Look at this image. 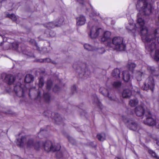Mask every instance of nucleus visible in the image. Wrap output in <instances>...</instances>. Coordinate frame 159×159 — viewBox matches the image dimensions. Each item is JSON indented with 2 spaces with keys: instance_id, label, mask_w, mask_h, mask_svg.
<instances>
[{
  "instance_id": "f257e3e1",
  "label": "nucleus",
  "mask_w": 159,
  "mask_h": 159,
  "mask_svg": "<svg viewBox=\"0 0 159 159\" xmlns=\"http://www.w3.org/2000/svg\"><path fill=\"white\" fill-rule=\"evenodd\" d=\"M144 20L138 17L136 25L129 24L126 28L128 31L133 32L135 27L140 28L142 39L145 43L146 49L148 51L152 52L159 44V28L155 30L153 33L150 34L147 28L144 26Z\"/></svg>"
},
{
  "instance_id": "f03ea898",
  "label": "nucleus",
  "mask_w": 159,
  "mask_h": 159,
  "mask_svg": "<svg viewBox=\"0 0 159 159\" xmlns=\"http://www.w3.org/2000/svg\"><path fill=\"white\" fill-rule=\"evenodd\" d=\"M149 0H138L136 7L142 15L148 16L154 9L152 5L148 3Z\"/></svg>"
},
{
  "instance_id": "7ed1b4c3",
  "label": "nucleus",
  "mask_w": 159,
  "mask_h": 159,
  "mask_svg": "<svg viewBox=\"0 0 159 159\" xmlns=\"http://www.w3.org/2000/svg\"><path fill=\"white\" fill-rule=\"evenodd\" d=\"M107 46L118 51H124L126 48V45L124 42L123 39L120 37H114L112 43L111 42H108Z\"/></svg>"
},
{
  "instance_id": "20e7f679",
  "label": "nucleus",
  "mask_w": 159,
  "mask_h": 159,
  "mask_svg": "<svg viewBox=\"0 0 159 159\" xmlns=\"http://www.w3.org/2000/svg\"><path fill=\"white\" fill-rule=\"evenodd\" d=\"M34 143L32 138L26 136H22L20 139H17V145L20 147L26 145L28 148H31L34 146Z\"/></svg>"
},
{
  "instance_id": "39448f33",
  "label": "nucleus",
  "mask_w": 159,
  "mask_h": 159,
  "mask_svg": "<svg viewBox=\"0 0 159 159\" xmlns=\"http://www.w3.org/2000/svg\"><path fill=\"white\" fill-rule=\"evenodd\" d=\"M43 147L45 151L49 152L50 151L55 152L59 151L61 148V146L58 144L54 145L50 141L47 140L45 142H43Z\"/></svg>"
},
{
  "instance_id": "423d86ee",
  "label": "nucleus",
  "mask_w": 159,
  "mask_h": 159,
  "mask_svg": "<svg viewBox=\"0 0 159 159\" xmlns=\"http://www.w3.org/2000/svg\"><path fill=\"white\" fill-rule=\"evenodd\" d=\"M26 90V87L19 82L14 86V91L16 95L19 97H24Z\"/></svg>"
},
{
  "instance_id": "0eeeda50",
  "label": "nucleus",
  "mask_w": 159,
  "mask_h": 159,
  "mask_svg": "<svg viewBox=\"0 0 159 159\" xmlns=\"http://www.w3.org/2000/svg\"><path fill=\"white\" fill-rule=\"evenodd\" d=\"M154 86L155 83L154 79L152 76H150L146 80L143 85L141 87V89L145 91L150 90L153 92Z\"/></svg>"
},
{
  "instance_id": "6e6552de",
  "label": "nucleus",
  "mask_w": 159,
  "mask_h": 159,
  "mask_svg": "<svg viewBox=\"0 0 159 159\" xmlns=\"http://www.w3.org/2000/svg\"><path fill=\"white\" fill-rule=\"evenodd\" d=\"M122 118L129 129L133 131L137 130L138 124L136 122L131 119L128 120L125 116H123Z\"/></svg>"
},
{
  "instance_id": "1a4fd4ad",
  "label": "nucleus",
  "mask_w": 159,
  "mask_h": 159,
  "mask_svg": "<svg viewBox=\"0 0 159 159\" xmlns=\"http://www.w3.org/2000/svg\"><path fill=\"white\" fill-rule=\"evenodd\" d=\"M145 116L146 119L143 120L144 123L150 126H154L155 120L152 118V115L151 112L149 111H146Z\"/></svg>"
},
{
  "instance_id": "9d476101",
  "label": "nucleus",
  "mask_w": 159,
  "mask_h": 159,
  "mask_svg": "<svg viewBox=\"0 0 159 159\" xmlns=\"http://www.w3.org/2000/svg\"><path fill=\"white\" fill-rule=\"evenodd\" d=\"M101 28H97L96 26H93L91 30L90 36L92 38H95L99 35Z\"/></svg>"
},
{
  "instance_id": "9b49d317",
  "label": "nucleus",
  "mask_w": 159,
  "mask_h": 159,
  "mask_svg": "<svg viewBox=\"0 0 159 159\" xmlns=\"http://www.w3.org/2000/svg\"><path fill=\"white\" fill-rule=\"evenodd\" d=\"M4 78L3 81L7 84L11 85L13 83L15 80V77L11 75H3Z\"/></svg>"
},
{
  "instance_id": "f8f14e48",
  "label": "nucleus",
  "mask_w": 159,
  "mask_h": 159,
  "mask_svg": "<svg viewBox=\"0 0 159 159\" xmlns=\"http://www.w3.org/2000/svg\"><path fill=\"white\" fill-rule=\"evenodd\" d=\"M111 33L108 31H105L101 38V41L103 42L107 41V43L108 42H111L110 36Z\"/></svg>"
},
{
  "instance_id": "ddd939ff",
  "label": "nucleus",
  "mask_w": 159,
  "mask_h": 159,
  "mask_svg": "<svg viewBox=\"0 0 159 159\" xmlns=\"http://www.w3.org/2000/svg\"><path fill=\"white\" fill-rule=\"evenodd\" d=\"M144 108L142 106H139L135 108V112L137 116H141L144 115L145 112Z\"/></svg>"
},
{
  "instance_id": "4468645a",
  "label": "nucleus",
  "mask_w": 159,
  "mask_h": 159,
  "mask_svg": "<svg viewBox=\"0 0 159 159\" xmlns=\"http://www.w3.org/2000/svg\"><path fill=\"white\" fill-rule=\"evenodd\" d=\"M85 17L83 15H81L76 18V24L77 25H84L85 23Z\"/></svg>"
},
{
  "instance_id": "2eb2a0df",
  "label": "nucleus",
  "mask_w": 159,
  "mask_h": 159,
  "mask_svg": "<svg viewBox=\"0 0 159 159\" xmlns=\"http://www.w3.org/2000/svg\"><path fill=\"white\" fill-rule=\"evenodd\" d=\"M99 92L104 96H107L111 100H114L110 96L107 90L103 87H101L99 89Z\"/></svg>"
},
{
  "instance_id": "dca6fc26",
  "label": "nucleus",
  "mask_w": 159,
  "mask_h": 159,
  "mask_svg": "<svg viewBox=\"0 0 159 159\" xmlns=\"http://www.w3.org/2000/svg\"><path fill=\"white\" fill-rule=\"evenodd\" d=\"M147 69L151 74L155 76H158L159 72L155 69L154 67L148 66V67Z\"/></svg>"
},
{
  "instance_id": "f3484780",
  "label": "nucleus",
  "mask_w": 159,
  "mask_h": 159,
  "mask_svg": "<svg viewBox=\"0 0 159 159\" xmlns=\"http://www.w3.org/2000/svg\"><path fill=\"white\" fill-rule=\"evenodd\" d=\"M131 91L128 89H124L122 93L123 97L124 98H129L131 95Z\"/></svg>"
},
{
  "instance_id": "a211bd4d",
  "label": "nucleus",
  "mask_w": 159,
  "mask_h": 159,
  "mask_svg": "<svg viewBox=\"0 0 159 159\" xmlns=\"http://www.w3.org/2000/svg\"><path fill=\"white\" fill-rule=\"evenodd\" d=\"M33 76L30 74L27 75L25 79V82L27 83H30L34 81Z\"/></svg>"
},
{
  "instance_id": "6ab92c4d",
  "label": "nucleus",
  "mask_w": 159,
  "mask_h": 159,
  "mask_svg": "<svg viewBox=\"0 0 159 159\" xmlns=\"http://www.w3.org/2000/svg\"><path fill=\"white\" fill-rule=\"evenodd\" d=\"M123 79L125 82H128L130 79V75L127 71H124L123 72Z\"/></svg>"
},
{
  "instance_id": "aec40b11",
  "label": "nucleus",
  "mask_w": 159,
  "mask_h": 159,
  "mask_svg": "<svg viewBox=\"0 0 159 159\" xmlns=\"http://www.w3.org/2000/svg\"><path fill=\"white\" fill-rule=\"evenodd\" d=\"M54 119L56 121V122L57 124H60V122H61L63 119L61 117L60 115L58 113H54Z\"/></svg>"
},
{
  "instance_id": "412c9836",
  "label": "nucleus",
  "mask_w": 159,
  "mask_h": 159,
  "mask_svg": "<svg viewBox=\"0 0 159 159\" xmlns=\"http://www.w3.org/2000/svg\"><path fill=\"white\" fill-rule=\"evenodd\" d=\"M33 147H34L36 150H39L43 147V142L40 141L34 143Z\"/></svg>"
},
{
  "instance_id": "4be33fe9",
  "label": "nucleus",
  "mask_w": 159,
  "mask_h": 159,
  "mask_svg": "<svg viewBox=\"0 0 159 159\" xmlns=\"http://www.w3.org/2000/svg\"><path fill=\"white\" fill-rule=\"evenodd\" d=\"M29 42L31 44L34 45L36 48V49L40 52H42L43 49H46V48H41V49H40V48L38 47L37 43L35 41L34 39H31L30 40Z\"/></svg>"
},
{
  "instance_id": "5701e85b",
  "label": "nucleus",
  "mask_w": 159,
  "mask_h": 159,
  "mask_svg": "<svg viewBox=\"0 0 159 159\" xmlns=\"http://www.w3.org/2000/svg\"><path fill=\"white\" fill-rule=\"evenodd\" d=\"M120 71L119 69H116L113 71L112 75L113 77L116 78H120Z\"/></svg>"
},
{
  "instance_id": "b1692460",
  "label": "nucleus",
  "mask_w": 159,
  "mask_h": 159,
  "mask_svg": "<svg viewBox=\"0 0 159 159\" xmlns=\"http://www.w3.org/2000/svg\"><path fill=\"white\" fill-rule=\"evenodd\" d=\"M98 139L101 141H102L106 139V135L104 134H99L97 135Z\"/></svg>"
},
{
  "instance_id": "393cba45",
  "label": "nucleus",
  "mask_w": 159,
  "mask_h": 159,
  "mask_svg": "<svg viewBox=\"0 0 159 159\" xmlns=\"http://www.w3.org/2000/svg\"><path fill=\"white\" fill-rule=\"evenodd\" d=\"M139 101L137 99H133L129 101V104L131 107H134L137 105Z\"/></svg>"
},
{
  "instance_id": "a878e982",
  "label": "nucleus",
  "mask_w": 159,
  "mask_h": 159,
  "mask_svg": "<svg viewBox=\"0 0 159 159\" xmlns=\"http://www.w3.org/2000/svg\"><path fill=\"white\" fill-rule=\"evenodd\" d=\"M43 97L45 102H49L51 99L50 96L48 93H43Z\"/></svg>"
},
{
  "instance_id": "bb28decb",
  "label": "nucleus",
  "mask_w": 159,
  "mask_h": 159,
  "mask_svg": "<svg viewBox=\"0 0 159 159\" xmlns=\"http://www.w3.org/2000/svg\"><path fill=\"white\" fill-rule=\"evenodd\" d=\"M6 14L7 17L11 19L13 21H15L16 19V16L13 14H10L7 12Z\"/></svg>"
},
{
  "instance_id": "cd10ccee",
  "label": "nucleus",
  "mask_w": 159,
  "mask_h": 159,
  "mask_svg": "<svg viewBox=\"0 0 159 159\" xmlns=\"http://www.w3.org/2000/svg\"><path fill=\"white\" fill-rule=\"evenodd\" d=\"M56 24L55 22H50L48 23L46 25H45V26H46L48 29H50L56 26Z\"/></svg>"
},
{
  "instance_id": "c85d7f7f",
  "label": "nucleus",
  "mask_w": 159,
  "mask_h": 159,
  "mask_svg": "<svg viewBox=\"0 0 159 159\" xmlns=\"http://www.w3.org/2000/svg\"><path fill=\"white\" fill-rule=\"evenodd\" d=\"M153 58L156 61H159V49L156 50Z\"/></svg>"
},
{
  "instance_id": "c756f323",
  "label": "nucleus",
  "mask_w": 159,
  "mask_h": 159,
  "mask_svg": "<svg viewBox=\"0 0 159 159\" xmlns=\"http://www.w3.org/2000/svg\"><path fill=\"white\" fill-rule=\"evenodd\" d=\"M84 47L85 49L88 51H92L95 50L94 48L89 44H84Z\"/></svg>"
},
{
  "instance_id": "7c9ffc66",
  "label": "nucleus",
  "mask_w": 159,
  "mask_h": 159,
  "mask_svg": "<svg viewBox=\"0 0 159 159\" xmlns=\"http://www.w3.org/2000/svg\"><path fill=\"white\" fill-rule=\"evenodd\" d=\"M64 21V18L62 16L60 17L59 20L57 22H55L56 25L57 27L60 26L62 24Z\"/></svg>"
},
{
  "instance_id": "2f4dec72",
  "label": "nucleus",
  "mask_w": 159,
  "mask_h": 159,
  "mask_svg": "<svg viewBox=\"0 0 159 159\" xmlns=\"http://www.w3.org/2000/svg\"><path fill=\"white\" fill-rule=\"evenodd\" d=\"M148 152L153 157L157 159H159V157L152 150H148Z\"/></svg>"
},
{
  "instance_id": "473e14b6",
  "label": "nucleus",
  "mask_w": 159,
  "mask_h": 159,
  "mask_svg": "<svg viewBox=\"0 0 159 159\" xmlns=\"http://www.w3.org/2000/svg\"><path fill=\"white\" fill-rule=\"evenodd\" d=\"M142 75V73L139 71L136 74V78L138 81H140L141 80Z\"/></svg>"
},
{
  "instance_id": "72a5a7b5",
  "label": "nucleus",
  "mask_w": 159,
  "mask_h": 159,
  "mask_svg": "<svg viewBox=\"0 0 159 159\" xmlns=\"http://www.w3.org/2000/svg\"><path fill=\"white\" fill-rule=\"evenodd\" d=\"M44 84V80L42 77H40L39 78V88H42Z\"/></svg>"
},
{
  "instance_id": "f704fd0d",
  "label": "nucleus",
  "mask_w": 159,
  "mask_h": 159,
  "mask_svg": "<svg viewBox=\"0 0 159 159\" xmlns=\"http://www.w3.org/2000/svg\"><path fill=\"white\" fill-rule=\"evenodd\" d=\"M37 61L40 62H51V60L49 58H46L44 59H41L37 60Z\"/></svg>"
},
{
  "instance_id": "c9c22d12",
  "label": "nucleus",
  "mask_w": 159,
  "mask_h": 159,
  "mask_svg": "<svg viewBox=\"0 0 159 159\" xmlns=\"http://www.w3.org/2000/svg\"><path fill=\"white\" fill-rule=\"evenodd\" d=\"M113 87L115 88L120 87L121 85V83L120 81H115L113 84Z\"/></svg>"
},
{
  "instance_id": "e433bc0d",
  "label": "nucleus",
  "mask_w": 159,
  "mask_h": 159,
  "mask_svg": "<svg viewBox=\"0 0 159 159\" xmlns=\"http://www.w3.org/2000/svg\"><path fill=\"white\" fill-rule=\"evenodd\" d=\"M136 65L134 63H129L128 64V66L129 68V70H132L136 67Z\"/></svg>"
},
{
  "instance_id": "4c0bfd02",
  "label": "nucleus",
  "mask_w": 159,
  "mask_h": 159,
  "mask_svg": "<svg viewBox=\"0 0 159 159\" xmlns=\"http://www.w3.org/2000/svg\"><path fill=\"white\" fill-rule=\"evenodd\" d=\"M52 82L50 80H48L47 83L46 89L48 90H49L52 86Z\"/></svg>"
},
{
  "instance_id": "58836bf2",
  "label": "nucleus",
  "mask_w": 159,
  "mask_h": 159,
  "mask_svg": "<svg viewBox=\"0 0 159 159\" xmlns=\"http://www.w3.org/2000/svg\"><path fill=\"white\" fill-rule=\"evenodd\" d=\"M12 49L15 50H17L18 48V44L17 43H13L12 44Z\"/></svg>"
},
{
  "instance_id": "ea45409f",
  "label": "nucleus",
  "mask_w": 159,
  "mask_h": 159,
  "mask_svg": "<svg viewBox=\"0 0 159 159\" xmlns=\"http://www.w3.org/2000/svg\"><path fill=\"white\" fill-rule=\"evenodd\" d=\"M155 125L156 127L159 129V120H155L154 126Z\"/></svg>"
},
{
  "instance_id": "a19ab883",
  "label": "nucleus",
  "mask_w": 159,
  "mask_h": 159,
  "mask_svg": "<svg viewBox=\"0 0 159 159\" xmlns=\"http://www.w3.org/2000/svg\"><path fill=\"white\" fill-rule=\"evenodd\" d=\"M71 92L72 94H74L76 92V88L75 85H74L71 89Z\"/></svg>"
},
{
  "instance_id": "79ce46f5",
  "label": "nucleus",
  "mask_w": 159,
  "mask_h": 159,
  "mask_svg": "<svg viewBox=\"0 0 159 159\" xmlns=\"http://www.w3.org/2000/svg\"><path fill=\"white\" fill-rule=\"evenodd\" d=\"M98 52L100 54H102L104 52V49L103 48H101L98 49Z\"/></svg>"
},
{
  "instance_id": "37998d69",
  "label": "nucleus",
  "mask_w": 159,
  "mask_h": 159,
  "mask_svg": "<svg viewBox=\"0 0 159 159\" xmlns=\"http://www.w3.org/2000/svg\"><path fill=\"white\" fill-rule=\"evenodd\" d=\"M59 88L58 86L57 85H56L54 87L53 89V91L55 92H57L59 90Z\"/></svg>"
},
{
  "instance_id": "c03bdc74",
  "label": "nucleus",
  "mask_w": 159,
  "mask_h": 159,
  "mask_svg": "<svg viewBox=\"0 0 159 159\" xmlns=\"http://www.w3.org/2000/svg\"><path fill=\"white\" fill-rule=\"evenodd\" d=\"M156 141V143L157 145V148L159 149V139H156L155 140Z\"/></svg>"
},
{
  "instance_id": "a18cd8bd",
  "label": "nucleus",
  "mask_w": 159,
  "mask_h": 159,
  "mask_svg": "<svg viewBox=\"0 0 159 159\" xmlns=\"http://www.w3.org/2000/svg\"><path fill=\"white\" fill-rule=\"evenodd\" d=\"M44 131V132H46V130L42 129H41L40 132L39 133V135H40L43 134V132Z\"/></svg>"
},
{
  "instance_id": "49530a36",
  "label": "nucleus",
  "mask_w": 159,
  "mask_h": 159,
  "mask_svg": "<svg viewBox=\"0 0 159 159\" xmlns=\"http://www.w3.org/2000/svg\"><path fill=\"white\" fill-rule=\"evenodd\" d=\"M77 1L81 4H83L84 3V0H77Z\"/></svg>"
},
{
  "instance_id": "de8ad7c7",
  "label": "nucleus",
  "mask_w": 159,
  "mask_h": 159,
  "mask_svg": "<svg viewBox=\"0 0 159 159\" xmlns=\"http://www.w3.org/2000/svg\"><path fill=\"white\" fill-rule=\"evenodd\" d=\"M56 156L58 158H60L62 156V154L61 153H60V155L59 156L58 155V154L57 153V154Z\"/></svg>"
},
{
  "instance_id": "09e8293b",
  "label": "nucleus",
  "mask_w": 159,
  "mask_h": 159,
  "mask_svg": "<svg viewBox=\"0 0 159 159\" xmlns=\"http://www.w3.org/2000/svg\"><path fill=\"white\" fill-rule=\"evenodd\" d=\"M94 98H95V101L96 102H98V98L96 95H95Z\"/></svg>"
},
{
  "instance_id": "8fccbe9b",
  "label": "nucleus",
  "mask_w": 159,
  "mask_h": 159,
  "mask_svg": "<svg viewBox=\"0 0 159 159\" xmlns=\"http://www.w3.org/2000/svg\"><path fill=\"white\" fill-rule=\"evenodd\" d=\"M3 44H4L3 42H2L0 43V47H2L3 46Z\"/></svg>"
},
{
  "instance_id": "3c124183",
  "label": "nucleus",
  "mask_w": 159,
  "mask_h": 159,
  "mask_svg": "<svg viewBox=\"0 0 159 159\" xmlns=\"http://www.w3.org/2000/svg\"><path fill=\"white\" fill-rule=\"evenodd\" d=\"M2 113H3L4 114H11L10 113V111H8L7 112H2Z\"/></svg>"
},
{
  "instance_id": "603ef678",
  "label": "nucleus",
  "mask_w": 159,
  "mask_h": 159,
  "mask_svg": "<svg viewBox=\"0 0 159 159\" xmlns=\"http://www.w3.org/2000/svg\"><path fill=\"white\" fill-rule=\"evenodd\" d=\"M68 139V140L70 142H71V140H73V139H72V138L70 137H69Z\"/></svg>"
},
{
  "instance_id": "864d4df0",
  "label": "nucleus",
  "mask_w": 159,
  "mask_h": 159,
  "mask_svg": "<svg viewBox=\"0 0 159 159\" xmlns=\"http://www.w3.org/2000/svg\"><path fill=\"white\" fill-rule=\"evenodd\" d=\"M40 92H39L38 93V95L37 96V98H39V97L40 96Z\"/></svg>"
},
{
  "instance_id": "5fc2aeb1",
  "label": "nucleus",
  "mask_w": 159,
  "mask_h": 159,
  "mask_svg": "<svg viewBox=\"0 0 159 159\" xmlns=\"http://www.w3.org/2000/svg\"><path fill=\"white\" fill-rule=\"evenodd\" d=\"M133 152H134V153L137 156V154L136 153V152H135V151L134 150L133 151Z\"/></svg>"
},
{
  "instance_id": "6e6d98bb",
  "label": "nucleus",
  "mask_w": 159,
  "mask_h": 159,
  "mask_svg": "<svg viewBox=\"0 0 159 159\" xmlns=\"http://www.w3.org/2000/svg\"><path fill=\"white\" fill-rule=\"evenodd\" d=\"M88 73H89V71H87L86 72H85V74H84V75H86L87 74H88Z\"/></svg>"
},
{
  "instance_id": "4d7b16f0",
  "label": "nucleus",
  "mask_w": 159,
  "mask_h": 159,
  "mask_svg": "<svg viewBox=\"0 0 159 159\" xmlns=\"http://www.w3.org/2000/svg\"><path fill=\"white\" fill-rule=\"evenodd\" d=\"M8 49V47H6V48H3V49L4 50H6Z\"/></svg>"
},
{
  "instance_id": "13d9d810",
  "label": "nucleus",
  "mask_w": 159,
  "mask_h": 159,
  "mask_svg": "<svg viewBox=\"0 0 159 159\" xmlns=\"http://www.w3.org/2000/svg\"><path fill=\"white\" fill-rule=\"evenodd\" d=\"M137 93H138V94H140V92L139 90H138L137 91Z\"/></svg>"
},
{
  "instance_id": "bf43d9fd",
  "label": "nucleus",
  "mask_w": 159,
  "mask_h": 159,
  "mask_svg": "<svg viewBox=\"0 0 159 159\" xmlns=\"http://www.w3.org/2000/svg\"><path fill=\"white\" fill-rule=\"evenodd\" d=\"M52 62L53 64H55L56 63L54 61H52Z\"/></svg>"
},
{
  "instance_id": "052dcab7",
  "label": "nucleus",
  "mask_w": 159,
  "mask_h": 159,
  "mask_svg": "<svg viewBox=\"0 0 159 159\" xmlns=\"http://www.w3.org/2000/svg\"><path fill=\"white\" fill-rule=\"evenodd\" d=\"M115 159H120V158L119 157H117L115 158Z\"/></svg>"
},
{
  "instance_id": "680f3d73",
  "label": "nucleus",
  "mask_w": 159,
  "mask_h": 159,
  "mask_svg": "<svg viewBox=\"0 0 159 159\" xmlns=\"http://www.w3.org/2000/svg\"><path fill=\"white\" fill-rule=\"evenodd\" d=\"M90 6L92 7V8H93V7H92V6H91V5L90 4Z\"/></svg>"
},
{
  "instance_id": "e2e57ef3",
  "label": "nucleus",
  "mask_w": 159,
  "mask_h": 159,
  "mask_svg": "<svg viewBox=\"0 0 159 159\" xmlns=\"http://www.w3.org/2000/svg\"><path fill=\"white\" fill-rule=\"evenodd\" d=\"M2 116H1V115H0V117H1Z\"/></svg>"
},
{
  "instance_id": "0e129e2a",
  "label": "nucleus",
  "mask_w": 159,
  "mask_h": 159,
  "mask_svg": "<svg viewBox=\"0 0 159 159\" xmlns=\"http://www.w3.org/2000/svg\"><path fill=\"white\" fill-rule=\"evenodd\" d=\"M89 24H88V26H89Z\"/></svg>"
},
{
  "instance_id": "69168bd1",
  "label": "nucleus",
  "mask_w": 159,
  "mask_h": 159,
  "mask_svg": "<svg viewBox=\"0 0 159 159\" xmlns=\"http://www.w3.org/2000/svg\"><path fill=\"white\" fill-rule=\"evenodd\" d=\"M31 90V89H30V91Z\"/></svg>"
},
{
  "instance_id": "338daca9",
  "label": "nucleus",
  "mask_w": 159,
  "mask_h": 159,
  "mask_svg": "<svg viewBox=\"0 0 159 159\" xmlns=\"http://www.w3.org/2000/svg\"><path fill=\"white\" fill-rule=\"evenodd\" d=\"M29 95L30 96V93H29Z\"/></svg>"
}]
</instances>
